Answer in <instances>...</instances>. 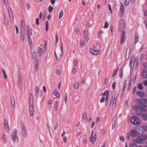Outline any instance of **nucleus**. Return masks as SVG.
Instances as JSON below:
<instances>
[{"instance_id": "7", "label": "nucleus", "mask_w": 147, "mask_h": 147, "mask_svg": "<svg viewBox=\"0 0 147 147\" xmlns=\"http://www.w3.org/2000/svg\"><path fill=\"white\" fill-rule=\"evenodd\" d=\"M17 131L16 129H14L11 133V138L12 140L14 142H15L16 139L17 138Z\"/></svg>"}, {"instance_id": "27", "label": "nucleus", "mask_w": 147, "mask_h": 147, "mask_svg": "<svg viewBox=\"0 0 147 147\" xmlns=\"http://www.w3.org/2000/svg\"><path fill=\"white\" fill-rule=\"evenodd\" d=\"M63 11L62 10H61L59 13V18L60 19L63 16Z\"/></svg>"}, {"instance_id": "43", "label": "nucleus", "mask_w": 147, "mask_h": 147, "mask_svg": "<svg viewBox=\"0 0 147 147\" xmlns=\"http://www.w3.org/2000/svg\"><path fill=\"white\" fill-rule=\"evenodd\" d=\"M107 94H109V91L107 90H105V91L104 93L103 94V95L104 96H105V95H107Z\"/></svg>"}, {"instance_id": "37", "label": "nucleus", "mask_w": 147, "mask_h": 147, "mask_svg": "<svg viewBox=\"0 0 147 147\" xmlns=\"http://www.w3.org/2000/svg\"><path fill=\"white\" fill-rule=\"evenodd\" d=\"M118 68H117L116 70H115L114 71L113 74V75L112 76V78H113L114 77V76H115V75L116 74L117 71H118Z\"/></svg>"}, {"instance_id": "28", "label": "nucleus", "mask_w": 147, "mask_h": 147, "mask_svg": "<svg viewBox=\"0 0 147 147\" xmlns=\"http://www.w3.org/2000/svg\"><path fill=\"white\" fill-rule=\"evenodd\" d=\"M138 88L140 90H142L143 89V86L141 83H139L138 85Z\"/></svg>"}, {"instance_id": "19", "label": "nucleus", "mask_w": 147, "mask_h": 147, "mask_svg": "<svg viewBox=\"0 0 147 147\" xmlns=\"http://www.w3.org/2000/svg\"><path fill=\"white\" fill-rule=\"evenodd\" d=\"M137 95L140 97H144V92L141 91H138L136 93Z\"/></svg>"}, {"instance_id": "39", "label": "nucleus", "mask_w": 147, "mask_h": 147, "mask_svg": "<svg viewBox=\"0 0 147 147\" xmlns=\"http://www.w3.org/2000/svg\"><path fill=\"white\" fill-rule=\"evenodd\" d=\"M138 34H136L135 36V39L136 41V42L138 41Z\"/></svg>"}, {"instance_id": "54", "label": "nucleus", "mask_w": 147, "mask_h": 147, "mask_svg": "<svg viewBox=\"0 0 147 147\" xmlns=\"http://www.w3.org/2000/svg\"><path fill=\"white\" fill-rule=\"evenodd\" d=\"M112 105L113 108V109H114L115 108L116 105V102H113Z\"/></svg>"}, {"instance_id": "24", "label": "nucleus", "mask_w": 147, "mask_h": 147, "mask_svg": "<svg viewBox=\"0 0 147 147\" xmlns=\"http://www.w3.org/2000/svg\"><path fill=\"white\" fill-rule=\"evenodd\" d=\"M79 84L78 82H75L74 84V87L76 89H78L79 88Z\"/></svg>"}, {"instance_id": "32", "label": "nucleus", "mask_w": 147, "mask_h": 147, "mask_svg": "<svg viewBox=\"0 0 147 147\" xmlns=\"http://www.w3.org/2000/svg\"><path fill=\"white\" fill-rule=\"evenodd\" d=\"M53 10V7L52 6H49V13H51L52 12Z\"/></svg>"}, {"instance_id": "44", "label": "nucleus", "mask_w": 147, "mask_h": 147, "mask_svg": "<svg viewBox=\"0 0 147 147\" xmlns=\"http://www.w3.org/2000/svg\"><path fill=\"white\" fill-rule=\"evenodd\" d=\"M41 49L40 47H39L38 49V52L39 55H41V54L40 53L41 52Z\"/></svg>"}, {"instance_id": "11", "label": "nucleus", "mask_w": 147, "mask_h": 147, "mask_svg": "<svg viewBox=\"0 0 147 147\" xmlns=\"http://www.w3.org/2000/svg\"><path fill=\"white\" fill-rule=\"evenodd\" d=\"M8 13L9 17L10 18V20H13V16L12 14V11L11 9L9 7H8L7 8Z\"/></svg>"}, {"instance_id": "22", "label": "nucleus", "mask_w": 147, "mask_h": 147, "mask_svg": "<svg viewBox=\"0 0 147 147\" xmlns=\"http://www.w3.org/2000/svg\"><path fill=\"white\" fill-rule=\"evenodd\" d=\"M35 66L36 70L37 69L38 66V61L37 59H36L35 61Z\"/></svg>"}, {"instance_id": "10", "label": "nucleus", "mask_w": 147, "mask_h": 147, "mask_svg": "<svg viewBox=\"0 0 147 147\" xmlns=\"http://www.w3.org/2000/svg\"><path fill=\"white\" fill-rule=\"evenodd\" d=\"M22 135L24 137H26L27 135V132L24 125H22Z\"/></svg>"}, {"instance_id": "13", "label": "nucleus", "mask_w": 147, "mask_h": 147, "mask_svg": "<svg viewBox=\"0 0 147 147\" xmlns=\"http://www.w3.org/2000/svg\"><path fill=\"white\" fill-rule=\"evenodd\" d=\"M25 35V31L24 29H21L20 31V37L21 40L22 41H24V36Z\"/></svg>"}, {"instance_id": "48", "label": "nucleus", "mask_w": 147, "mask_h": 147, "mask_svg": "<svg viewBox=\"0 0 147 147\" xmlns=\"http://www.w3.org/2000/svg\"><path fill=\"white\" fill-rule=\"evenodd\" d=\"M3 2L5 5H8V0H3Z\"/></svg>"}, {"instance_id": "17", "label": "nucleus", "mask_w": 147, "mask_h": 147, "mask_svg": "<svg viewBox=\"0 0 147 147\" xmlns=\"http://www.w3.org/2000/svg\"><path fill=\"white\" fill-rule=\"evenodd\" d=\"M138 59L135 58L134 62L133 67L135 68L136 69L138 67Z\"/></svg>"}, {"instance_id": "16", "label": "nucleus", "mask_w": 147, "mask_h": 147, "mask_svg": "<svg viewBox=\"0 0 147 147\" xmlns=\"http://www.w3.org/2000/svg\"><path fill=\"white\" fill-rule=\"evenodd\" d=\"M96 134H95V135L93 138L92 135L91 134L90 138V141H92V144H94V143L95 142L96 140Z\"/></svg>"}, {"instance_id": "31", "label": "nucleus", "mask_w": 147, "mask_h": 147, "mask_svg": "<svg viewBox=\"0 0 147 147\" xmlns=\"http://www.w3.org/2000/svg\"><path fill=\"white\" fill-rule=\"evenodd\" d=\"M123 69L121 68L120 69V74L119 76L121 78L123 76Z\"/></svg>"}, {"instance_id": "58", "label": "nucleus", "mask_w": 147, "mask_h": 147, "mask_svg": "<svg viewBox=\"0 0 147 147\" xmlns=\"http://www.w3.org/2000/svg\"><path fill=\"white\" fill-rule=\"evenodd\" d=\"M67 94L66 93L65 96V103H66L67 101Z\"/></svg>"}, {"instance_id": "5", "label": "nucleus", "mask_w": 147, "mask_h": 147, "mask_svg": "<svg viewBox=\"0 0 147 147\" xmlns=\"http://www.w3.org/2000/svg\"><path fill=\"white\" fill-rule=\"evenodd\" d=\"M132 108L134 110L140 112L145 111L144 108H142L137 105H134L132 106Z\"/></svg>"}, {"instance_id": "49", "label": "nucleus", "mask_w": 147, "mask_h": 147, "mask_svg": "<svg viewBox=\"0 0 147 147\" xmlns=\"http://www.w3.org/2000/svg\"><path fill=\"white\" fill-rule=\"evenodd\" d=\"M15 28L16 30V34H18V26H17V25H15Z\"/></svg>"}, {"instance_id": "35", "label": "nucleus", "mask_w": 147, "mask_h": 147, "mask_svg": "<svg viewBox=\"0 0 147 147\" xmlns=\"http://www.w3.org/2000/svg\"><path fill=\"white\" fill-rule=\"evenodd\" d=\"M27 34L28 35V38H29V31L30 29V27L29 25H28L27 27Z\"/></svg>"}, {"instance_id": "45", "label": "nucleus", "mask_w": 147, "mask_h": 147, "mask_svg": "<svg viewBox=\"0 0 147 147\" xmlns=\"http://www.w3.org/2000/svg\"><path fill=\"white\" fill-rule=\"evenodd\" d=\"M4 24H5V25H7L8 24L9 21L7 19H5V20H4Z\"/></svg>"}, {"instance_id": "51", "label": "nucleus", "mask_w": 147, "mask_h": 147, "mask_svg": "<svg viewBox=\"0 0 147 147\" xmlns=\"http://www.w3.org/2000/svg\"><path fill=\"white\" fill-rule=\"evenodd\" d=\"M85 38H84V39L85 40H86V41H88V40L89 38L88 37V36L86 34L85 35Z\"/></svg>"}, {"instance_id": "2", "label": "nucleus", "mask_w": 147, "mask_h": 147, "mask_svg": "<svg viewBox=\"0 0 147 147\" xmlns=\"http://www.w3.org/2000/svg\"><path fill=\"white\" fill-rule=\"evenodd\" d=\"M33 96L32 94H30L29 96V110L30 114L32 117H33L34 114V108L33 105Z\"/></svg>"}, {"instance_id": "62", "label": "nucleus", "mask_w": 147, "mask_h": 147, "mask_svg": "<svg viewBox=\"0 0 147 147\" xmlns=\"http://www.w3.org/2000/svg\"><path fill=\"white\" fill-rule=\"evenodd\" d=\"M105 133V130L103 129H102L101 131V134H102L103 135H104Z\"/></svg>"}, {"instance_id": "30", "label": "nucleus", "mask_w": 147, "mask_h": 147, "mask_svg": "<svg viewBox=\"0 0 147 147\" xmlns=\"http://www.w3.org/2000/svg\"><path fill=\"white\" fill-rule=\"evenodd\" d=\"M32 56L34 59H36L37 57V54L36 52H33L32 53Z\"/></svg>"}, {"instance_id": "9", "label": "nucleus", "mask_w": 147, "mask_h": 147, "mask_svg": "<svg viewBox=\"0 0 147 147\" xmlns=\"http://www.w3.org/2000/svg\"><path fill=\"white\" fill-rule=\"evenodd\" d=\"M90 53L92 55H97L99 54L100 53V51L95 50H94L93 48H90Z\"/></svg>"}, {"instance_id": "18", "label": "nucleus", "mask_w": 147, "mask_h": 147, "mask_svg": "<svg viewBox=\"0 0 147 147\" xmlns=\"http://www.w3.org/2000/svg\"><path fill=\"white\" fill-rule=\"evenodd\" d=\"M4 126L6 130H9V126L8 124V122L7 120L5 119L4 120Z\"/></svg>"}, {"instance_id": "29", "label": "nucleus", "mask_w": 147, "mask_h": 147, "mask_svg": "<svg viewBox=\"0 0 147 147\" xmlns=\"http://www.w3.org/2000/svg\"><path fill=\"white\" fill-rule=\"evenodd\" d=\"M55 103V104L54 106V109L55 111H57L58 109V101H56Z\"/></svg>"}, {"instance_id": "52", "label": "nucleus", "mask_w": 147, "mask_h": 147, "mask_svg": "<svg viewBox=\"0 0 147 147\" xmlns=\"http://www.w3.org/2000/svg\"><path fill=\"white\" fill-rule=\"evenodd\" d=\"M108 7L109 9V10L110 11L111 13H112V9L111 7V5L110 4H109L108 5Z\"/></svg>"}, {"instance_id": "57", "label": "nucleus", "mask_w": 147, "mask_h": 147, "mask_svg": "<svg viewBox=\"0 0 147 147\" xmlns=\"http://www.w3.org/2000/svg\"><path fill=\"white\" fill-rule=\"evenodd\" d=\"M105 98L104 97H102V98L100 99V103H102L103 102H104L105 100Z\"/></svg>"}, {"instance_id": "36", "label": "nucleus", "mask_w": 147, "mask_h": 147, "mask_svg": "<svg viewBox=\"0 0 147 147\" xmlns=\"http://www.w3.org/2000/svg\"><path fill=\"white\" fill-rule=\"evenodd\" d=\"M116 118H117V116L115 115L113 117V123H114V124L115 123Z\"/></svg>"}, {"instance_id": "60", "label": "nucleus", "mask_w": 147, "mask_h": 147, "mask_svg": "<svg viewBox=\"0 0 147 147\" xmlns=\"http://www.w3.org/2000/svg\"><path fill=\"white\" fill-rule=\"evenodd\" d=\"M143 84L145 86H146L147 85V80H146L144 81L143 83Z\"/></svg>"}, {"instance_id": "38", "label": "nucleus", "mask_w": 147, "mask_h": 147, "mask_svg": "<svg viewBox=\"0 0 147 147\" xmlns=\"http://www.w3.org/2000/svg\"><path fill=\"white\" fill-rule=\"evenodd\" d=\"M18 82L19 86L21 87H22V79H18Z\"/></svg>"}, {"instance_id": "63", "label": "nucleus", "mask_w": 147, "mask_h": 147, "mask_svg": "<svg viewBox=\"0 0 147 147\" xmlns=\"http://www.w3.org/2000/svg\"><path fill=\"white\" fill-rule=\"evenodd\" d=\"M116 84V83L115 82H114L112 84V88L114 89L115 88V85Z\"/></svg>"}, {"instance_id": "20", "label": "nucleus", "mask_w": 147, "mask_h": 147, "mask_svg": "<svg viewBox=\"0 0 147 147\" xmlns=\"http://www.w3.org/2000/svg\"><path fill=\"white\" fill-rule=\"evenodd\" d=\"M11 103L12 107H13L15 106V100L13 96L10 98Z\"/></svg>"}, {"instance_id": "41", "label": "nucleus", "mask_w": 147, "mask_h": 147, "mask_svg": "<svg viewBox=\"0 0 147 147\" xmlns=\"http://www.w3.org/2000/svg\"><path fill=\"white\" fill-rule=\"evenodd\" d=\"M103 33V32L102 31H100V32L99 33L98 35L100 38H102V34Z\"/></svg>"}, {"instance_id": "4", "label": "nucleus", "mask_w": 147, "mask_h": 147, "mask_svg": "<svg viewBox=\"0 0 147 147\" xmlns=\"http://www.w3.org/2000/svg\"><path fill=\"white\" fill-rule=\"evenodd\" d=\"M125 27V22L123 20L121 19L119 22V30L120 32L123 30Z\"/></svg>"}, {"instance_id": "50", "label": "nucleus", "mask_w": 147, "mask_h": 147, "mask_svg": "<svg viewBox=\"0 0 147 147\" xmlns=\"http://www.w3.org/2000/svg\"><path fill=\"white\" fill-rule=\"evenodd\" d=\"M109 26V24L107 22H106L105 23V26H104V28H107Z\"/></svg>"}, {"instance_id": "53", "label": "nucleus", "mask_w": 147, "mask_h": 147, "mask_svg": "<svg viewBox=\"0 0 147 147\" xmlns=\"http://www.w3.org/2000/svg\"><path fill=\"white\" fill-rule=\"evenodd\" d=\"M133 59H132V60H130L129 63L130 66L131 67V68L132 67V63L133 62Z\"/></svg>"}, {"instance_id": "46", "label": "nucleus", "mask_w": 147, "mask_h": 147, "mask_svg": "<svg viewBox=\"0 0 147 147\" xmlns=\"http://www.w3.org/2000/svg\"><path fill=\"white\" fill-rule=\"evenodd\" d=\"M130 0H125V2H124V4L125 6H127Z\"/></svg>"}, {"instance_id": "3", "label": "nucleus", "mask_w": 147, "mask_h": 147, "mask_svg": "<svg viewBox=\"0 0 147 147\" xmlns=\"http://www.w3.org/2000/svg\"><path fill=\"white\" fill-rule=\"evenodd\" d=\"M131 122L134 125H138L141 123V119L136 117L133 116L130 119Z\"/></svg>"}, {"instance_id": "1", "label": "nucleus", "mask_w": 147, "mask_h": 147, "mask_svg": "<svg viewBox=\"0 0 147 147\" xmlns=\"http://www.w3.org/2000/svg\"><path fill=\"white\" fill-rule=\"evenodd\" d=\"M147 139V136L146 135L144 134L140 136L137 137L132 140L134 143H136L139 144H142L144 143V141Z\"/></svg>"}, {"instance_id": "6", "label": "nucleus", "mask_w": 147, "mask_h": 147, "mask_svg": "<svg viewBox=\"0 0 147 147\" xmlns=\"http://www.w3.org/2000/svg\"><path fill=\"white\" fill-rule=\"evenodd\" d=\"M144 101H142L140 100H138V103L140 106V107L146 108V104L147 103V100L146 99H144Z\"/></svg>"}, {"instance_id": "56", "label": "nucleus", "mask_w": 147, "mask_h": 147, "mask_svg": "<svg viewBox=\"0 0 147 147\" xmlns=\"http://www.w3.org/2000/svg\"><path fill=\"white\" fill-rule=\"evenodd\" d=\"M75 31L76 33H78L80 31V30L78 28H76L75 29Z\"/></svg>"}, {"instance_id": "26", "label": "nucleus", "mask_w": 147, "mask_h": 147, "mask_svg": "<svg viewBox=\"0 0 147 147\" xmlns=\"http://www.w3.org/2000/svg\"><path fill=\"white\" fill-rule=\"evenodd\" d=\"M49 22L48 21H46L45 22V24H46V28L45 30L46 32H47L48 30V25H49Z\"/></svg>"}, {"instance_id": "23", "label": "nucleus", "mask_w": 147, "mask_h": 147, "mask_svg": "<svg viewBox=\"0 0 147 147\" xmlns=\"http://www.w3.org/2000/svg\"><path fill=\"white\" fill-rule=\"evenodd\" d=\"M39 89L38 86H36L35 88V96H37L38 94L39 91Z\"/></svg>"}, {"instance_id": "34", "label": "nucleus", "mask_w": 147, "mask_h": 147, "mask_svg": "<svg viewBox=\"0 0 147 147\" xmlns=\"http://www.w3.org/2000/svg\"><path fill=\"white\" fill-rule=\"evenodd\" d=\"M117 94H116V93L114 97V98L113 100V102H116L117 101Z\"/></svg>"}, {"instance_id": "14", "label": "nucleus", "mask_w": 147, "mask_h": 147, "mask_svg": "<svg viewBox=\"0 0 147 147\" xmlns=\"http://www.w3.org/2000/svg\"><path fill=\"white\" fill-rule=\"evenodd\" d=\"M136 131L135 129H132L131 131L130 136L131 137H135L137 136Z\"/></svg>"}, {"instance_id": "25", "label": "nucleus", "mask_w": 147, "mask_h": 147, "mask_svg": "<svg viewBox=\"0 0 147 147\" xmlns=\"http://www.w3.org/2000/svg\"><path fill=\"white\" fill-rule=\"evenodd\" d=\"M127 84V81L126 80H125L124 82V84L123 86V88L122 90L123 91H124L126 86Z\"/></svg>"}, {"instance_id": "59", "label": "nucleus", "mask_w": 147, "mask_h": 147, "mask_svg": "<svg viewBox=\"0 0 147 147\" xmlns=\"http://www.w3.org/2000/svg\"><path fill=\"white\" fill-rule=\"evenodd\" d=\"M119 139L121 141L123 142L125 140L124 137L123 136H120L119 137Z\"/></svg>"}, {"instance_id": "12", "label": "nucleus", "mask_w": 147, "mask_h": 147, "mask_svg": "<svg viewBox=\"0 0 147 147\" xmlns=\"http://www.w3.org/2000/svg\"><path fill=\"white\" fill-rule=\"evenodd\" d=\"M124 6L123 4H121V5L120 7L119 11V13L120 16H123L124 14Z\"/></svg>"}, {"instance_id": "15", "label": "nucleus", "mask_w": 147, "mask_h": 147, "mask_svg": "<svg viewBox=\"0 0 147 147\" xmlns=\"http://www.w3.org/2000/svg\"><path fill=\"white\" fill-rule=\"evenodd\" d=\"M125 32L123 31L121 35V40L120 43L122 44L124 41L125 39Z\"/></svg>"}, {"instance_id": "40", "label": "nucleus", "mask_w": 147, "mask_h": 147, "mask_svg": "<svg viewBox=\"0 0 147 147\" xmlns=\"http://www.w3.org/2000/svg\"><path fill=\"white\" fill-rule=\"evenodd\" d=\"M83 117L84 119H86L87 118V114L85 112L83 114Z\"/></svg>"}, {"instance_id": "21", "label": "nucleus", "mask_w": 147, "mask_h": 147, "mask_svg": "<svg viewBox=\"0 0 147 147\" xmlns=\"http://www.w3.org/2000/svg\"><path fill=\"white\" fill-rule=\"evenodd\" d=\"M53 94L56 96V97L58 98L60 96V94L57 90H55L53 92Z\"/></svg>"}, {"instance_id": "64", "label": "nucleus", "mask_w": 147, "mask_h": 147, "mask_svg": "<svg viewBox=\"0 0 147 147\" xmlns=\"http://www.w3.org/2000/svg\"><path fill=\"white\" fill-rule=\"evenodd\" d=\"M142 77L144 78L147 79V73L145 75H142Z\"/></svg>"}, {"instance_id": "33", "label": "nucleus", "mask_w": 147, "mask_h": 147, "mask_svg": "<svg viewBox=\"0 0 147 147\" xmlns=\"http://www.w3.org/2000/svg\"><path fill=\"white\" fill-rule=\"evenodd\" d=\"M2 71L5 78L6 79L7 78V76L6 75L5 70L3 69H2Z\"/></svg>"}, {"instance_id": "55", "label": "nucleus", "mask_w": 147, "mask_h": 147, "mask_svg": "<svg viewBox=\"0 0 147 147\" xmlns=\"http://www.w3.org/2000/svg\"><path fill=\"white\" fill-rule=\"evenodd\" d=\"M55 38H56V40H55V42H56V44L57 43L58 41V37L57 36V34H56L55 35Z\"/></svg>"}, {"instance_id": "8", "label": "nucleus", "mask_w": 147, "mask_h": 147, "mask_svg": "<svg viewBox=\"0 0 147 147\" xmlns=\"http://www.w3.org/2000/svg\"><path fill=\"white\" fill-rule=\"evenodd\" d=\"M137 115L140 116L144 120H147V112L145 113H138Z\"/></svg>"}, {"instance_id": "42", "label": "nucleus", "mask_w": 147, "mask_h": 147, "mask_svg": "<svg viewBox=\"0 0 147 147\" xmlns=\"http://www.w3.org/2000/svg\"><path fill=\"white\" fill-rule=\"evenodd\" d=\"M130 147H137V146L136 144L133 143L130 144Z\"/></svg>"}, {"instance_id": "47", "label": "nucleus", "mask_w": 147, "mask_h": 147, "mask_svg": "<svg viewBox=\"0 0 147 147\" xmlns=\"http://www.w3.org/2000/svg\"><path fill=\"white\" fill-rule=\"evenodd\" d=\"M2 138L4 142H5L6 141V137L5 136L3 135L2 136Z\"/></svg>"}, {"instance_id": "61", "label": "nucleus", "mask_w": 147, "mask_h": 147, "mask_svg": "<svg viewBox=\"0 0 147 147\" xmlns=\"http://www.w3.org/2000/svg\"><path fill=\"white\" fill-rule=\"evenodd\" d=\"M45 44L44 45V47H45L44 49H46V47L47 46V40H45Z\"/></svg>"}]
</instances>
